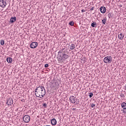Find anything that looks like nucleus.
<instances>
[{
	"mask_svg": "<svg viewBox=\"0 0 126 126\" xmlns=\"http://www.w3.org/2000/svg\"><path fill=\"white\" fill-rule=\"evenodd\" d=\"M124 114H126V111H125V110H123Z\"/></svg>",
	"mask_w": 126,
	"mask_h": 126,
	"instance_id": "nucleus-30",
	"label": "nucleus"
},
{
	"mask_svg": "<svg viewBox=\"0 0 126 126\" xmlns=\"http://www.w3.org/2000/svg\"><path fill=\"white\" fill-rule=\"evenodd\" d=\"M46 94V90L45 88L43 86H37L35 90V94L36 97H39V98H43Z\"/></svg>",
	"mask_w": 126,
	"mask_h": 126,
	"instance_id": "nucleus-2",
	"label": "nucleus"
},
{
	"mask_svg": "<svg viewBox=\"0 0 126 126\" xmlns=\"http://www.w3.org/2000/svg\"><path fill=\"white\" fill-rule=\"evenodd\" d=\"M0 6L5 7L6 6V0H0Z\"/></svg>",
	"mask_w": 126,
	"mask_h": 126,
	"instance_id": "nucleus-7",
	"label": "nucleus"
},
{
	"mask_svg": "<svg viewBox=\"0 0 126 126\" xmlns=\"http://www.w3.org/2000/svg\"><path fill=\"white\" fill-rule=\"evenodd\" d=\"M6 62H7L8 63H12V58L11 57L7 58Z\"/></svg>",
	"mask_w": 126,
	"mask_h": 126,
	"instance_id": "nucleus-14",
	"label": "nucleus"
},
{
	"mask_svg": "<svg viewBox=\"0 0 126 126\" xmlns=\"http://www.w3.org/2000/svg\"><path fill=\"white\" fill-rule=\"evenodd\" d=\"M0 45H1V46H3L4 45V40H1L0 41Z\"/></svg>",
	"mask_w": 126,
	"mask_h": 126,
	"instance_id": "nucleus-22",
	"label": "nucleus"
},
{
	"mask_svg": "<svg viewBox=\"0 0 126 126\" xmlns=\"http://www.w3.org/2000/svg\"><path fill=\"white\" fill-rule=\"evenodd\" d=\"M95 106H96V104H94L93 103H92L91 105V108H95Z\"/></svg>",
	"mask_w": 126,
	"mask_h": 126,
	"instance_id": "nucleus-23",
	"label": "nucleus"
},
{
	"mask_svg": "<svg viewBox=\"0 0 126 126\" xmlns=\"http://www.w3.org/2000/svg\"><path fill=\"white\" fill-rule=\"evenodd\" d=\"M89 96L90 98H92V97H93V93H89Z\"/></svg>",
	"mask_w": 126,
	"mask_h": 126,
	"instance_id": "nucleus-21",
	"label": "nucleus"
},
{
	"mask_svg": "<svg viewBox=\"0 0 126 126\" xmlns=\"http://www.w3.org/2000/svg\"><path fill=\"white\" fill-rule=\"evenodd\" d=\"M122 108L124 109V110L126 109V102H123L121 104Z\"/></svg>",
	"mask_w": 126,
	"mask_h": 126,
	"instance_id": "nucleus-16",
	"label": "nucleus"
},
{
	"mask_svg": "<svg viewBox=\"0 0 126 126\" xmlns=\"http://www.w3.org/2000/svg\"><path fill=\"white\" fill-rule=\"evenodd\" d=\"M43 107L47 108V104L46 103L43 104Z\"/></svg>",
	"mask_w": 126,
	"mask_h": 126,
	"instance_id": "nucleus-26",
	"label": "nucleus"
},
{
	"mask_svg": "<svg viewBox=\"0 0 126 126\" xmlns=\"http://www.w3.org/2000/svg\"><path fill=\"white\" fill-rule=\"evenodd\" d=\"M69 25H70V26H73L74 25V22L73 21H71L69 23Z\"/></svg>",
	"mask_w": 126,
	"mask_h": 126,
	"instance_id": "nucleus-20",
	"label": "nucleus"
},
{
	"mask_svg": "<svg viewBox=\"0 0 126 126\" xmlns=\"http://www.w3.org/2000/svg\"><path fill=\"white\" fill-rule=\"evenodd\" d=\"M81 60V61H83V62H86V58H85V57L82 58Z\"/></svg>",
	"mask_w": 126,
	"mask_h": 126,
	"instance_id": "nucleus-24",
	"label": "nucleus"
},
{
	"mask_svg": "<svg viewBox=\"0 0 126 126\" xmlns=\"http://www.w3.org/2000/svg\"><path fill=\"white\" fill-rule=\"evenodd\" d=\"M91 27L93 28H97V23L94 22L91 24Z\"/></svg>",
	"mask_w": 126,
	"mask_h": 126,
	"instance_id": "nucleus-15",
	"label": "nucleus"
},
{
	"mask_svg": "<svg viewBox=\"0 0 126 126\" xmlns=\"http://www.w3.org/2000/svg\"><path fill=\"white\" fill-rule=\"evenodd\" d=\"M70 102L72 104H75V105H78L79 104V99L74 97V96L72 95L69 98Z\"/></svg>",
	"mask_w": 126,
	"mask_h": 126,
	"instance_id": "nucleus-3",
	"label": "nucleus"
},
{
	"mask_svg": "<svg viewBox=\"0 0 126 126\" xmlns=\"http://www.w3.org/2000/svg\"><path fill=\"white\" fill-rule=\"evenodd\" d=\"M15 21H16V17L14 16L11 17V18L10 19L9 23H11V24H12V23H14Z\"/></svg>",
	"mask_w": 126,
	"mask_h": 126,
	"instance_id": "nucleus-9",
	"label": "nucleus"
},
{
	"mask_svg": "<svg viewBox=\"0 0 126 126\" xmlns=\"http://www.w3.org/2000/svg\"><path fill=\"white\" fill-rule=\"evenodd\" d=\"M6 104L8 106H11L12 104H13V99H12L11 97L8 98L7 100Z\"/></svg>",
	"mask_w": 126,
	"mask_h": 126,
	"instance_id": "nucleus-5",
	"label": "nucleus"
},
{
	"mask_svg": "<svg viewBox=\"0 0 126 126\" xmlns=\"http://www.w3.org/2000/svg\"><path fill=\"white\" fill-rule=\"evenodd\" d=\"M112 56H108L104 58L103 62L105 63H112Z\"/></svg>",
	"mask_w": 126,
	"mask_h": 126,
	"instance_id": "nucleus-4",
	"label": "nucleus"
},
{
	"mask_svg": "<svg viewBox=\"0 0 126 126\" xmlns=\"http://www.w3.org/2000/svg\"><path fill=\"white\" fill-rule=\"evenodd\" d=\"M73 110H75V108H73Z\"/></svg>",
	"mask_w": 126,
	"mask_h": 126,
	"instance_id": "nucleus-31",
	"label": "nucleus"
},
{
	"mask_svg": "<svg viewBox=\"0 0 126 126\" xmlns=\"http://www.w3.org/2000/svg\"><path fill=\"white\" fill-rule=\"evenodd\" d=\"M81 12H82V13L85 12V10L82 9V10H81Z\"/></svg>",
	"mask_w": 126,
	"mask_h": 126,
	"instance_id": "nucleus-28",
	"label": "nucleus"
},
{
	"mask_svg": "<svg viewBox=\"0 0 126 126\" xmlns=\"http://www.w3.org/2000/svg\"><path fill=\"white\" fill-rule=\"evenodd\" d=\"M94 7H92L90 9H91V10H94Z\"/></svg>",
	"mask_w": 126,
	"mask_h": 126,
	"instance_id": "nucleus-27",
	"label": "nucleus"
},
{
	"mask_svg": "<svg viewBox=\"0 0 126 126\" xmlns=\"http://www.w3.org/2000/svg\"><path fill=\"white\" fill-rule=\"evenodd\" d=\"M38 47V42H33L30 44V48L31 49H35Z\"/></svg>",
	"mask_w": 126,
	"mask_h": 126,
	"instance_id": "nucleus-8",
	"label": "nucleus"
},
{
	"mask_svg": "<svg viewBox=\"0 0 126 126\" xmlns=\"http://www.w3.org/2000/svg\"><path fill=\"white\" fill-rule=\"evenodd\" d=\"M67 54H68V49L67 48H64L60 50L58 52L57 56V60L59 63H63L65 60H67L69 58V56Z\"/></svg>",
	"mask_w": 126,
	"mask_h": 126,
	"instance_id": "nucleus-1",
	"label": "nucleus"
},
{
	"mask_svg": "<svg viewBox=\"0 0 126 126\" xmlns=\"http://www.w3.org/2000/svg\"><path fill=\"white\" fill-rule=\"evenodd\" d=\"M22 101H24V99H23Z\"/></svg>",
	"mask_w": 126,
	"mask_h": 126,
	"instance_id": "nucleus-32",
	"label": "nucleus"
},
{
	"mask_svg": "<svg viewBox=\"0 0 126 126\" xmlns=\"http://www.w3.org/2000/svg\"><path fill=\"white\" fill-rule=\"evenodd\" d=\"M99 10L101 13H105L106 12V7L104 6H101L99 8Z\"/></svg>",
	"mask_w": 126,
	"mask_h": 126,
	"instance_id": "nucleus-11",
	"label": "nucleus"
},
{
	"mask_svg": "<svg viewBox=\"0 0 126 126\" xmlns=\"http://www.w3.org/2000/svg\"><path fill=\"white\" fill-rule=\"evenodd\" d=\"M55 84L59 86V83L58 82H56L55 83H51L50 86L52 89H56V86H55Z\"/></svg>",
	"mask_w": 126,
	"mask_h": 126,
	"instance_id": "nucleus-10",
	"label": "nucleus"
},
{
	"mask_svg": "<svg viewBox=\"0 0 126 126\" xmlns=\"http://www.w3.org/2000/svg\"><path fill=\"white\" fill-rule=\"evenodd\" d=\"M124 37H125V34L123 33H121L118 34V39L119 40H123V39H124Z\"/></svg>",
	"mask_w": 126,
	"mask_h": 126,
	"instance_id": "nucleus-13",
	"label": "nucleus"
},
{
	"mask_svg": "<svg viewBox=\"0 0 126 126\" xmlns=\"http://www.w3.org/2000/svg\"><path fill=\"white\" fill-rule=\"evenodd\" d=\"M23 119L24 123H29L30 122V116L29 115L24 116Z\"/></svg>",
	"mask_w": 126,
	"mask_h": 126,
	"instance_id": "nucleus-6",
	"label": "nucleus"
},
{
	"mask_svg": "<svg viewBox=\"0 0 126 126\" xmlns=\"http://www.w3.org/2000/svg\"><path fill=\"white\" fill-rule=\"evenodd\" d=\"M75 46L74 44H71L70 49H71V50H74V48H75Z\"/></svg>",
	"mask_w": 126,
	"mask_h": 126,
	"instance_id": "nucleus-19",
	"label": "nucleus"
},
{
	"mask_svg": "<svg viewBox=\"0 0 126 126\" xmlns=\"http://www.w3.org/2000/svg\"><path fill=\"white\" fill-rule=\"evenodd\" d=\"M120 96H121V97H124V94H121Z\"/></svg>",
	"mask_w": 126,
	"mask_h": 126,
	"instance_id": "nucleus-29",
	"label": "nucleus"
},
{
	"mask_svg": "<svg viewBox=\"0 0 126 126\" xmlns=\"http://www.w3.org/2000/svg\"><path fill=\"white\" fill-rule=\"evenodd\" d=\"M106 21H107V18L106 17L102 19V24H104V25L106 24Z\"/></svg>",
	"mask_w": 126,
	"mask_h": 126,
	"instance_id": "nucleus-18",
	"label": "nucleus"
},
{
	"mask_svg": "<svg viewBox=\"0 0 126 126\" xmlns=\"http://www.w3.org/2000/svg\"><path fill=\"white\" fill-rule=\"evenodd\" d=\"M108 16L109 19H110L111 18H113L114 15L112 14V12H111V13L109 12L108 14Z\"/></svg>",
	"mask_w": 126,
	"mask_h": 126,
	"instance_id": "nucleus-17",
	"label": "nucleus"
},
{
	"mask_svg": "<svg viewBox=\"0 0 126 126\" xmlns=\"http://www.w3.org/2000/svg\"><path fill=\"white\" fill-rule=\"evenodd\" d=\"M44 67H46V68L49 67V64L48 63L45 64Z\"/></svg>",
	"mask_w": 126,
	"mask_h": 126,
	"instance_id": "nucleus-25",
	"label": "nucleus"
},
{
	"mask_svg": "<svg viewBox=\"0 0 126 126\" xmlns=\"http://www.w3.org/2000/svg\"><path fill=\"white\" fill-rule=\"evenodd\" d=\"M51 124L52 126H56L57 125V120L55 118L52 119L51 121Z\"/></svg>",
	"mask_w": 126,
	"mask_h": 126,
	"instance_id": "nucleus-12",
	"label": "nucleus"
}]
</instances>
